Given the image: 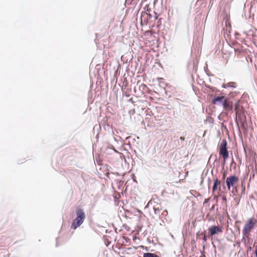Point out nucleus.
<instances>
[{
	"mask_svg": "<svg viewBox=\"0 0 257 257\" xmlns=\"http://www.w3.org/2000/svg\"><path fill=\"white\" fill-rule=\"evenodd\" d=\"M76 218L73 220L71 228L76 229L79 227L84 222L86 215L84 210L79 207H77L75 210Z\"/></svg>",
	"mask_w": 257,
	"mask_h": 257,
	"instance_id": "f257e3e1",
	"label": "nucleus"
},
{
	"mask_svg": "<svg viewBox=\"0 0 257 257\" xmlns=\"http://www.w3.org/2000/svg\"><path fill=\"white\" fill-rule=\"evenodd\" d=\"M219 154L222 157L224 161L228 159L229 151L227 150V142L225 139L222 140L219 146Z\"/></svg>",
	"mask_w": 257,
	"mask_h": 257,
	"instance_id": "f03ea898",
	"label": "nucleus"
},
{
	"mask_svg": "<svg viewBox=\"0 0 257 257\" xmlns=\"http://www.w3.org/2000/svg\"><path fill=\"white\" fill-rule=\"evenodd\" d=\"M226 96L225 95L216 96L211 100V103L214 105L222 106L224 104L225 100H226Z\"/></svg>",
	"mask_w": 257,
	"mask_h": 257,
	"instance_id": "7ed1b4c3",
	"label": "nucleus"
},
{
	"mask_svg": "<svg viewBox=\"0 0 257 257\" xmlns=\"http://www.w3.org/2000/svg\"><path fill=\"white\" fill-rule=\"evenodd\" d=\"M239 179L236 175H231L227 177L226 179V184L228 189L229 190L231 187H233L234 184L238 181Z\"/></svg>",
	"mask_w": 257,
	"mask_h": 257,
	"instance_id": "20e7f679",
	"label": "nucleus"
},
{
	"mask_svg": "<svg viewBox=\"0 0 257 257\" xmlns=\"http://www.w3.org/2000/svg\"><path fill=\"white\" fill-rule=\"evenodd\" d=\"M256 222V220L254 221L253 218H250L244 226L242 230L243 235H245L247 233V231L253 227Z\"/></svg>",
	"mask_w": 257,
	"mask_h": 257,
	"instance_id": "39448f33",
	"label": "nucleus"
},
{
	"mask_svg": "<svg viewBox=\"0 0 257 257\" xmlns=\"http://www.w3.org/2000/svg\"><path fill=\"white\" fill-rule=\"evenodd\" d=\"M246 156V161H255L256 155L255 153L249 148H244Z\"/></svg>",
	"mask_w": 257,
	"mask_h": 257,
	"instance_id": "423d86ee",
	"label": "nucleus"
},
{
	"mask_svg": "<svg viewBox=\"0 0 257 257\" xmlns=\"http://www.w3.org/2000/svg\"><path fill=\"white\" fill-rule=\"evenodd\" d=\"M222 232V228L218 226L212 225L208 228V233L209 235L211 236L214 235L218 232Z\"/></svg>",
	"mask_w": 257,
	"mask_h": 257,
	"instance_id": "0eeeda50",
	"label": "nucleus"
},
{
	"mask_svg": "<svg viewBox=\"0 0 257 257\" xmlns=\"http://www.w3.org/2000/svg\"><path fill=\"white\" fill-rule=\"evenodd\" d=\"M223 109L226 111H232L233 108V102L229 99L227 97L225 100L224 104L223 105Z\"/></svg>",
	"mask_w": 257,
	"mask_h": 257,
	"instance_id": "6e6552de",
	"label": "nucleus"
},
{
	"mask_svg": "<svg viewBox=\"0 0 257 257\" xmlns=\"http://www.w3.org/2000/svg\"><path fill=\"white\" fill-rule=\"evenodd\" d=\"M220 184L221 181L217 178H216L214 180L213 185L212 186V191L214 192L218 189V187L219 190H220Z\"/></svg>",
	"mask_w": 257,
	"mask_h": 257,
	"instance_id": "1a4fd4ad",
	"label": "nucleus"
},
{
	"mask_svg": "<svg viewBox=\"0 0 257 257\" xmlns=\"http://www.w3.org/2000/svg\"><path fill=\"white\" fill-rule=\"evenodd\" d=\"M241 121V127L244 131L245 133L247 131V124L245 119L243 120L242 118H240Z\"/></svg>",
	"mask_w": 257,
	"mask_h": 257,
	"instance_id": "9d476101",
	"label": "nucleus"
},
{
	"mask_svg": "<svg viewBox=\"0 0 257 257\" xmlns=\"http://www.w3.org/2000/svg\"><path fill=\"white\" fill-rule=\"evenodd\" d=\"M143 257H159V256L155 253L146 252V253H144Z\"/></svg>",
	"mask_w": 257,
	"mask_h": 257,
	"instance_id": "9b49d317",
	"label": "nucleus"
},
{
	"mask_svg": "<svg viewBox=\"0 0 257 257\" xmlns=\"http://www.w3.org/2000/svg\"><path fill=\"white\" fill-rule=\"evenodd\" d=\"M236 84L234 82H229L227 83V88H235Z\"/></svg>",
	"mask_w": 257,
	"mask_h": 257,
	"instance_id": "f8f14e48",
	"label": "nucleus"
},
{
	"mask_svg": "<svg viewBox=\"0 0 257 257\" xmlns=\"http://www.w3.org/2000/svg\"><path fill=\"white\" fill-rule=\"evenodd\" d=\"M179 140H180V142L178 141V144L179 146H181L182 147L184 146V142L185 141V138L183 137H181L179 138Z\"/></svg>",
	"mask_w": 257,
	"mask_h": 257,
	"instance_id": "ddd939ff",
	"label": "nucleus"
},
{
	"mask_svg": "<svg viewBox=\"0 0 257 257\" xmlns=\"http://www.w3.org/2000/svg\"><path fill=\"white\" fill-rule=\"evenodd\" d=\"M148 163V164H147V166H149L150 165L153 166L154 168H156L157 166H158V163L157 162H147Z\"/></svg>",
	"mask_w": 257,
	"mask_h": 257,
	"instance_id": "4468645a",
	"label": "nucleus"
},
{
	"mask_svg": "<svg viewBox=\"0 0 257 257\" xmlns=\"http://www.w3.org/2000/svg\"><path fill=\"white\" fill-rule=\"evenodd\" d=\"M238 92H231L229 93L228 95V98H231L235 97Z\"/></svg>",
	"mask_w": 257,
	"mask_h": 257,
	"instance_id": "2eb2a0df",
	"label": "nucleus"
},
{
	"mask_svg": "<svg viewBox=\"0 0 257 257\" xmlns=\"http://www.w3.org/2000/svg\"><path fill=\"white\" fill-rule=\"evenodd\" d=\"M155 213L160 217V210L158 208L154 207Z\"/></svg>",
	"mask_w": 257,
	"mask_h": 257,
	"instance_id": "dca6fc26",
	"label": "nucleus"
},
{
	"mask_svg": "<svg viewBox=\"0 0 257 257\" xmlns=\"http://www.w3.org/2000/svg\"><path fill=\"white\" fill-rule=\"evenodd\" d=\"M201 234H202L203 235V236L202 237V240L205 242L207 241V238L208 237V236L204 233V232H202Z\"/></svg>",
	"mask_w": 257,
	"mask_h": 257,
	"instance_id": "f3484780",
	"label": "nucleus"
},
{
	"mask_svg": "<svg viewBox=\"0 0 257 257\" xmlns=\"http://www.w3.org/2000/svg\"><path fill=\"white\" fill-rule=\"evenodd\" d=\"M208 88L211 90L212 92H218L219 90L215 87H212V86H209Z\"/></svg>",
	"mask_w": 257,
	"mask_h": 257,
	"instance_id": "a211bd4d",
	"label": "nucleus"
},
{
	"mask_svg": "<svg viewBox=\"0 0 257 257\" xmlns=\"http://www.w3.org/2000/svg\"><path fill=\"white\" fill-rule=\"evenodd\" d=\"M235 111H238L239 109V102H236L234 105Z\"/></svg>",
	"mask_w": 257,
	"mask_h": 257,
	"instance_id": "6ab92c4d",
	"label": "nucleus"
},
{
	"mask_svg": "<svg viewBox=\"0 0 257 257\" xmlns=\"http://www.w3.org/2000/svg\"><path fill=\"white\" fill-rule=\"evenodd\" d=\"M204 171L202 172L201 175V182H200V185H201L202 184H203V180H204V177H203V174H204Z\"/></svg>",
	"mask_w": 257,
	"mask_h": 257,
	"instance_id": "aec40b11",
	"label": "nucleus"
},
{
	"mask_svg": "<svg viewBox=\"0 0 257 257\" xmlns=\"http://www.w3.org/2000/svg\"><path fill=\"white\" fill-rule=\"evenodd\" d=\"M222 200H223V202H226V201H227V198H226V196H222Z\"/></svg>",
	"mask_w": 257,
	"mask_h": 257,
	"instance_id": "412c9836",
	"label": "nucleus"
},
{
	"mask_svg": "<svg viewBox=\"0 0 257 257\" xmlns=\"http://www.w3.org/2000/svg\"><path fill=\"white\" fill-rule=\"evenodd\" d=\"M222 87L223 88H227V83H223L222 84Z\"/></svg>",
	"mask_w": 257,
	"mask_h": 257,
	"instance_id": "4be33fe9",
	"label": "nucleus"
},
{
	"mask_svg": "<svg viewBox=\"0 0 257 257\" xmlns=\"http://www.w3.org/2000/svg\"><path fill=\"white\" fill-rule=\"evenodd\" d=\"M237 192V190L236 189H235V190H232V193L233 194V195H236V193Z\"/></svg>",
	"mask_w": 257,
	"mask_h": 257,
	"instance_id": "5701e85b",
	"label": "nucleus"
},
{
	"mask_svg": "<svg viewBox=\"0 0 257 257\" xmlns=\"http://www.w3.org/2000/svg\"><path fill=\"white\" fill-rule=\"evenodd\" d=\"M97 163V164L98 165V166H101L102 165V162H99V161H98V162H96Z\"/></svg>",
	"mask_w": 257,
	"mask_h": 257,
	"instance_id": "b1692460",
	"label": "nucleus"
},
{
	"mask_svg": "<svg viewBox=\"0 0 257 257\" xmlns=\"http://www.w3.org/2000/svg\"><path fill=\"white\" fill-rule=\"evenodd\" d=\"M154 13L155 14V16H154L155 20H157L158 19V17L157 16V13L154 11Z\"/></svg>",
	"mask_w": 257,
	"mask_h": 257,
	"instance_id": "393cba45",
	"label": "nucleus"
},
{
	"mask_svg": "<svg viewBox=\"0 0 257 257\" xmlns=\"http://www.w3.org/2000/svg\"><path fill=\"white\" fill-rule=\"evenodd\" d=\"M208 185L209 186L210 183V182H211V179L210 178V177H209V178H208Z\"/></svg>",
	"mask_w": 257,
	"mask_h": 257,
	"instance_id": "a878e982",
	"label": "nucleus"
},
{
	"mask_svg": "<svg viewBox=\"0 0 257 257\" xmlns=\"http://www.w3.org/2000/svg\"><path fill=\"white\" fill-rule=\"evenodd\" d=\"M254 253L255 254L256 257H257V247L255 248Z\"/></svg>",
	"mask_w": 257,
	"mask_h": 257,
	"instance_id": "bb28decb",
	"label": "nucleus"
},
{
	"mask_svg": "<svg viewBox=\"0 0 257 257\" xmlns=\"http://www.w3.org/2000/svg\"><path fill=\"white\" fill-rule=\"evenodd\" d=\"M148 17L150 18H151L153 17V16L151 14H148Z\"/></svg>",
	"mask_w": 257,
	"mask_h": 257,
	"instance_id": "cd10ccee",
	"label": "nucleus"
},
{
	"mask_svg": "<svg viewBox=\"0 0 257 257\" xmlns=\"http://www.w3.org/2000/svg\"><path fill=\"white\" fill-rule=\"evenodd\" d=\"M218 119L219 120H221L222 119L221 116V114L218 116Z\"/></svg>",
	"mask_w": 257,
	"mask_h": 257,
	"instance_id": "c85d7f7f",
	"label": "nucleus"
},
{
	"mask_svg": "<svg viewBox=\"0 0 257 257\" xmlns=\"http://www.w3.org/2000/svg\"><path fill=\"white\" fill-rule=\"evenodd\" d=\"M190 66H192L193 68H194V63H192L191 64H190Z\"/></svg>",
	"mask_w": 257,
	"mask_h": 257,
	"instance_id": "c756f323",
	"label": "nucleus"
},
{
	"mask_svg": "<svg viewBox=\"0 0 257 257\" xmlns=\"http://www.w3.org/2000/svg\"><path fill=\"white\" fill-rule=\"evenodd\" d=\"M255 164V167L256 170H257V162H254Z\"/></svg>",
	"mask_w": 257,
	"mask_h": 257,
	"instance_id": "7c9ffc66",
	"label": "nucleus"
},
{
	"mask_svg": "<svg viewBox=\"0 0 257 257\" xmlns=\"http://www.w3.org/2000/svg\"><path fill=\"white\" fill-rule=\"evenodd\" d=\"M233 163H234V164H235V165L236 164L235 163V162L231 161V164H230V165H233Z\"/></svg>",
	"mask_w": 257,
	"mask_h": 257,
	"instance_id": "2f4dec72",
	"label": "nucleus"
},
{
	"mask_svg": "<svg viewBox=\"0 0 257 257\" xmlns=\"http://www.w3.org/2000/svg\"><path fill=\"white\" fill-rule=\"evenodd\" d=\"M236 123L237 126L238 127L239 126L238 122H237L236 119Z\"/></svg>",
	"mask_w": 257,
	"mask_h": 257,
	"instance_id": "473e14b6",
	"label": "nucleus"
},
{
	"mask_svg": "<svg viewBox=\"0 0 257 257\" xmlns=\"http://www.w3.org/2000/svg\"><path fill=\"white\" fill-rule=\"evenodd\" d=\"M208 201V199H206L205 200V201H204V203H207Z\"/></svg>",
	"mask_w": 257,
	"mask_h": 257,
	"instance_id": "72a5a7b5",
	"label": "nucleus"
},
{
	"mask_svg": "<svg viewBox=\"0 0 257 257\" xmlns=\"http://www.w3.org/2000/svg\"><path fill=\"white\" fill-rule=\"evenodd\" d=\"M223 162L222 166H224V165H225V162H226L223 161V162Z\"/></svg>",
	"mask_w": 257,
	"mask_h": 257,
	"instance_id": "f704fd0d",
	"label": "nucleus"
},
{
	"mask_svg": "<svg viewBox=\"0 0 257 257\" xmlns=\"http://www.w3.org/2000/svg\"><path fill=\"white\" fill-rule=\"evenodd\" d=\"M214 207H215V206H214V205H213L212 206V208H211V209H212H212H214Z\"/></svg>",
	"mask_w": 257,
	"mask_h": 257,
	"instance_id": "c9c22d12",
	"label": "nucleus"
},
{
	"mask_svg": "<svg viewBox=\"0 0 257 257\" xmlns=\"http://www.w3.org/2000/svg\"><path fill=\"white\" fill-rule=\"evenodd\" d=\"M211 158H212V156H211L210 157V158H209V159H208V161H210V159H211Z\"/></svg>",
	"mask_w": 257,
	"mask_h": 257,
	"instance_id": "e433bc0d",
	"label": "nucleus"
},
{
	"mask_svg": "<svg viewBox=\"0 0 257 257\" xmlns=\"http://www.w3.org/2000/svg\"><path fill=\"white\" fill-rule=\"evenodd\" d=\"M164 212H166V213H167L168 212H167V210H165V211H164L163 213H164Z\"/></svg>",
	"mask_w": 257,
	"mask_h": 257,
	"instance_id": "4c0bfd02",
	"label": "nucleus"
},
{
	"mask_svg": "<svg viewBox=\"0 0 257 257\" xmlns=\"http://www.w3.org/2000/svg\"><path fill=\"white\" fill-rule=\"evenodd\" d=\"M143 86V87H147L146 85H144Z\"/></svg>",
	"mask_w": 257,
	"mask_h": 257,
	"instance_id": "58836bf2",
	"label": "nucleus"
},
{
	"mask_svg": "<svg viewBox=\"0 0 257 257\" xmlns=\"http://www.w3.org/2000/svg\"><path fill=\"white\" fill-rule=\"evenodd\" d=\"M191 76H192V79H193V76L192 74L191 75Z\"/></svg>",
	"mask_w": 257,
	"mask_h": 257,
	"instance_id": "ea45409f",
	"label": "nucleus"
},
{
	"mask_svg": "<svg viewBox=\"0 0 257 257\" xmlns=\"http://www.w3.org/2000/svg\"><path fill=\"white\" fill-rule=\"evenodd\" d=\"M97 138H98V135L96 137V139H97Z\"/></svg>",
	"mask_w": 257,
	"mask_h": 257,
	"instance_id": "a19ab883",
	"label": "nucleus"
},
{
	"mask_svg": "<svg viewBox=\"0 0 257 257\" xmlns=\"http://www.w3.org/2000/svg\"><path fill=\"white\" fill-rule=\"evenodd\" d=\"M126 163H127V162H126V161H125V162H124V164H126Z\"/></svg>",
	"mask_w": 257,
	"mask_h": 257,
	"instance_id": "79ce46f5",
	"label": "nucleus"
},
{
	"mask_svg": "<svg viewBox=\"0 0 257 257\" xmlns=\"http://www.w3.org/2000/svg\"><path fill=\"white\" fill-rule=\"evenodd\" d=\"M56 246H58V243H57V242L56 243Z\"/></svg>",
	"mask_w": 257,
	"mask_h": 257,
	"instance_id": "37998d69",
	"label": "nucleus"
},
{
	"mask_svg": "<svg viewBox=\"0 0 257 257\" xmlns=\"http://www.w3.org/2000/svg\"><path fill=\"white\" fill-rule=\"evenodd\" d=\"M231 161H233V158H232Z\"/></svg>",
	"mask_w": 257,
	"mask_h": 257,
	"instance_id": "c03bdc74",
	"label": "nucleus"
},
{
	"mask_svg": "<svg viewBox=\"0 0 257 257\" xmlns=\"http://www.w3.org/2000/svg\"><path fill=\"white\" fill-rule=\"evenodd\" d=\"M208 170H207V172H206V174H207L208 173Z\"/></svg>",
	"mask_w": 257,
	"mask_h": 257,
	"instance_id": "a18cd8bd",
	"label": "nucleus"
},
{
	"mask_svg": "<svg viewBox=\"0 0 257 257\" xmlns=\"http://www.w3.org/2000/svg\"><path fill=\"white\" fill-rule=\"evenodd\" d=\"M256 247H257V245L256 246Z\"/></svg>",
	"mask_w": 257,
	"mask_h": 257,
	"instance_id": "49530a36",
	"label": "nucleus"
}]
</instances>
